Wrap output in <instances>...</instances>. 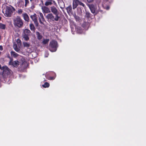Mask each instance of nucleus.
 Segmentation results:
<instances>
[{
	"label": "nucleus",
	"mask_w": 146,
	"mask_h": 146,
	"mask_svg": "<svg viewBox=\"0 0 146 146\" xmlns=\"http://www.w3.org/2000/svg\"><path fill=\"white\" fill-rule=\"evenodd\" d=\"M46 17L48 21L52 22L54 21H58L60 18V17L58 15H55V16L52 13H50L48 14L46 16Z\"/></svg>",
	"instance_id": "obj_3"
},
{
	"label": "nucleus",
	"mask_w": 146,
	"mask_h": 146,
	"mask_svg": "<svg viewBox=\"0 0 146 146\" xmlns=\"http://www.w3.org/2000/svg\"><path fill=\"white\" fill-rule=\"evenodd\" d=\"M76 30L77 33H81L82 32V29H81L80 28H77Z\"/></svg>",
	"instance_id": "obj_26"
},
{
	"label": "nucleus",
	"mask_w": 146,
	"mask_h": 146,
	"mask_svg": "<svg viewBox=\"0 0 146 146\" xmlns=\"http://www.w3.org/2000/svg\"><path fill=\"white\" fill-rule=\"evenodd\" d=\"M2 69L3 70L2 76L4 78H6L12 74V71L7 66L3 67Z\"/></svg>",
	"instance_id": "obj_2"
},
{
	"label": "nucleus",
	"mask_w": 146,
	"mask_h": 146,
	"mask_svg": "<svg viewBox=\"0 0 146 146\" xmlns=\"http://www.w3.org/2000/svg\"><path fill=\"white\" fill-rule=\"evenodd\" d=\"M22 16L23 17V18L24 20L27 22H28L29 20V17L28 15L26 13H25L22 15Z\"/></svg>",
	"instance_id": "obj_13"
},
{
	"label": "nucleus",
	"mask_w": 146,
	"mask_h": 146,
	"mask_svg": "<svg viewBox=\"0 0 146 146\" xmlns=\"http://www.w3.org/2000/svg\"><path fill=\"white\" fill-rule=\"evenodd\" d=\"M56 7V6H51L50 7V11L54 15H58L59 12Z\"/></svg>",
	"instance_id": "obj_6"
},
{
	"label": "nucleus",
	"mask_w": 146,
	"mask_h": 146,
	"mask_svg": "<svg viewBox=\"0 0 146 146\" xmlns=\"http://www.w3.org/2000/svg\"><path fill=\"white\" fill-rule=\"evenodd\" d=\"M1 53H2L0 51V56L1 55Z\"/></svg>",
	"instance_id": "obj_36"
},
{
	"label": "nucleus",
	"mask_w": 146,
	"mask_h": 146,
	"mask_svg": "<svg viewBox=\"0 0 146 146\" xmlns=\"http://www.w3.org/2000/svg\"><path fill=\"white\" fill-rule=\"evenodd\" d=\"M36 35L37 37V38L39 39L40 40L42 38V35L40 34L38 32H36Z\"/></svg>",
	"instance_id": "obj_18"
},
{
	"label": "nucleus",
	"mask_w": 146,
	"mask_h": 146,
	"mask_svg": "<svg viewBox=\"0 0 146 146\" xmlns=\"http://www.w3.org/2000/svg\"><path fill=\"white\" fill-rule=\"evenodd\" d=\"M78 5L82 6L84 8H85V5L83 3L79 1Z\"/></svg>",
	"instance_id": "obj_25"
},
{
	"label": "nucleus",
	"mask_w": 146,
	"mask_h": 146,
	"mask_svg": "<svg viewBox=\"0 0 146 146\" xmlns=\"http://www.w3.org/2000/svg\"><path fill=\"white\" fill-rule=\"evenodd\" d=\"M49 41V39H44V40L42 41V43L44 44H46Z\"/></svg>",
	"instance_id": "obj_24"
},
{
	"label": "nucleus",
	"mask_w": 146,
	"mask_h": 146,
	"mask_svg": "<svg viewBox=\"0 0 146 146\" xmlns=\"http://www.w3.org/2000/svg\"><path fill=\"white\" fill-rule=\"evenodd\" d=\"M54 78L52 77L50 78V80H52L54 79Z\"/></svg>",
	"instance_id": "obj_34"
},
{
	"label": "nucleus",
	"mask_w": 146,
	"mask_h": 146,
	"mask_svg": "<svg viewBox=\"0 0 146 146\" xmlns=\"http://www.w3.org/2000/svg\"><path fill=\"white\" fill-rule=\"evenodd\" d=\"M28 35L23 34V36L25 40L27 41L29 40V38L28 37Z\"/></svg>",
	"instance_id": "obj_19"
},
{
	"label": "nucleus",
	"mask_w": 146,
	"mask_h": 146,
	"mask_svg": "<svg viewBox=\"0 0 146 146\" xmlns=\"http://www.w3.org/2000/svg\"><path fill=\"white\" fill-rule=\"evenodd\" d=\"M42 86L44 88H48L49 86V84L47 82H45L44 84L42 85Z\"/></svg>",
	"instance_id": "obj_21"
},
{
	"label": "nucleus",
	"mask_w": 146,
	"mask_h": 146,
	"mask_svg": "<svg viewBox=\"0 0 146 146\" xmlns=\"http://www.w3.org/2000/svg\"><path fill=\"white\" fill-rule=\"evenodd\" d=\"M60 8H63V7H60Z\"/></svg>",
	"instance_id": "obj_38"
},
{
	"label": "nucleus",
	"mask_w": 146,
	"mask_h": 146,
	"mask_svg": "<svg viewBox=\"0 0 146 146\" xmlns=\"http://www.w3.org/2000/svg\"><path fill=\"white\" fill-rule=\"evenodd\" d=\"M89 8L91 11V12L94 13H95V8L94 7L93 5H91L90 6Z\"/></svg>",
	"instance_id": "obj_16"
},
{
	"label": "nucleus",
	"mask_w": 146,
	"mask_h": 146,
	"mask_svg": "<svg viewBox=\"0 0 146 146\" xmlns=\"http://www.w3.org/2000/svg\"><path fill=\"white\" fill-rule=\"evenodd\" d=\"M9 64L10 65H12L14 67H17L19 64V62L17 60L12 61V60H11L9 62Z\"/></svg>",
	"instance_id": "obj_10"
},
{
	"label": "nucleus",
	"mask_w": 146,
	"mask_h": 146,
	"mask_svg": "<svg viewBox=\"0 0 146 146\" xmlns=\"http://www.w3.org/2000/svg\"><path fill=\"white\" fill-rule=\"evenodd\" d=\"M31 31L30 30L26 29L24 30L23 33V34L29 35Z\"/></svg>",
	"instance_id": "obj_14"
},
{
	"label": "nucleus",
	"mask_w": 146,
	"mask_h": 146,
	"mask_svg": "<svg viewBox=\"0 0 146 146\" xmlns=\"http://www.w3.org/2000/svg\"><path fill=\"white\" fill-rule=\"evenodd\" d=\"M79 0H74L72 1L73 9H75L78 5Z\"/></svg>",
	"instance_id": "obj_12"
},
{
	"label": "nucleus",
	"mask_w": 146,
	"mask_h": 146,
	"mask_svg": "<svg viewBox=\"0 0 146 146\" xmlns=\"http://www.w3.org/2000/svg\"><path fill=\"white\" fill-rule=\"evenodd\" d=\"M57 46V43L56 41L53 40L50 42L49 44L50 50L52 52L56 51Z\"/></svg>",
	"instance_id": "obj_5"
},
{
	"label": "nucleus",
	"mask_w": 146,
	"mask_h": 146,
	"mask_svg": "<svg viewBox=\"0 0 146 146\" xmlns=\"http://www.w3.org/2000/svg\"><path fill=\"white\" fill-rule=\"evenodd\" d=\"M30 17L33 21L34 22L36 26H37L38 25V23L36 15L35 14L33 15H31Z\"/></svg>",
	"instance_id": "obj_9"
},
{
	"label": "nucleus",
	"mask_w": 146,
	"mask_h": 146,
	"mask_svg": "<svg viewBox=\"0 0 146 146\" xmlns=\"http://www.w3.org/2000/svg\"><path fill=\"white\" fill-rule=\"evenodd\" d=\"M17 42H21V40L19 39H18L17 40Z\"/></svg>",
	"instance_id": "obj_32"
},
{
	"label": "nucleus",
	"mask_w": 146,
	"mask_h": 146,
	"mask_svg": "<svg viewBox=\"0 0 146 146\" xmlns=\"http://www.w3.org/2000/svg\"><path fill=\"white\" fill-rule=\"evenodd\" d=\"M13 24L15 27L20 28L23 27V23L20 17L17 16L14 19Z\"/></svg>",
	"instance_id": "obj_1"
},
{
	"label": "nucleus",
	"mask_w": 146,
	"mask_h": 146,
	"mask_svg": "<svg viewBox=\"0 0 146 146\" xmlns=\"http://www.w3.org/2000/svg\"><path fill=\"white\" fill-rule=\"evenodd\" d=\"M1 17H0V20H1Z\"/></svg>",
	"instance_id": "obj_37"
},
{
	"label": "nucleus",
	"mask_w": 146,
	"mask_h": 146,
	"mask_svg": "<svg viewBox=\"0 0 146 146\" xmlns=\"http://www.w3.org/2000/svg\"><path fill=\"white\" fill-rule=\"evenodd\" d=\"M3 7H4V8L3 9L2 12L4 14L5 16L7 17H10L12 13L11 8L5 5H4Z\"/></svg>",
	"instance_id": "obj_4"
},
{
	"label": "nucleus",
	"mask_w": 146,
	"mask_h": 146,
	"mask_svg": "<svg viewBox=\"0 0 146 146\" xmlns=\"http://www.w3.org/2000/svg\"><path fill=\"white\" fill-rule=\"evenodd\" d=\"M31 1H32V0H30Z\"/></svg>",
	"instance_id": "obj_39"
},
{
	"label": "nucleus",
	"mask_w": 146,
	"mask_h": 146,
	"mask_svg": "<svg viewBox=\"0 0 146 146\" xmlns=\"http://www.w3.org/2000/svg\"><path fill=\"white\" fill-rule=\"evenodd\" d=\"M109 9V7L108 6V7H106V9L107 10H108Z\"/></svg>",
	"instance_id": "obj_33"
},
{
	"label": "nucleus",
	"mask_w": 146,
	"mask_h": 146,
	"mask_svg": "<svg viewBox=\"0 0 146 146\" xmlns=\"http://www.w3.org/2000/svg\"><path fill=\"white\" fill-rule=\"evenodd\" d=\"M66 10L68 13H71L72 12V7L71 5H70L66 8Z\"/></svg>",
	"instance_id": "obj_15"
},
{
	"label": "nucleus",
	"mask_w": 146,
	"mask_h": 146,
	"mask_svg": "<svg viewBox=\"0 0 146 146\" xmlns=\"http://www.w3.org/2000/svg\"><path fill=\"white\" fill-rule=\"evenodd\" d=\"M23 44L25 47H29L30 45L29 44V43L26 42H24L23 43Z\"/></svg>",
	"instance_id": "obj_27"
},
{
	"label": "nucleus",
	"mask_w": 146,
	"mask_h": 146,
	"mask_svg": "<svg viewBox=\"0 0 146 146\" xmlns=\"http://www.w3.org/2000/svg\"><path fill=\"white\" fill-rule=\"evenodd\" d=\"M5 28V25L1 23H0V28L4 29Z\"/></svg>",
	"instance_id": "obj_22"
},
{
	"label": "nucleus",
	"mask_w": 146,
	"mask_h": 146,
	"mask_svg": "<svg viewBox=\"0 0 146 146\" xmlns=\"http://www.w3.org/2000/svg\"><path fill=\"white\" fill-rule=\"evenodd\" d=\"M0 69H1V66L0 64Z\"/></svg>",
	"instance_id": "obj_35"
},
{
	"label": "nucleus",
	"mask_w": 146,
	"mask_h": 146,
	"mask_svg": "<svg viewBox=\"0 0 146 146\" xmlns=\"http://www.w3.org/2000/svg\"><path fill=\"white\" fill-rule=\"evenodd\" d=\"M38 14L39 15L38 18L39 22L40 23L42 24L43 23V22L44 21H45V19L43 14L42 13L40 12H39L38 13Z\"/></svg>",
	"instance_id": "obj_11"
},
{
	"label": "nucleus",
	"mask_w": 146,
	"mask_h": 146,
	"mask_svg": "<svg viewBox=\"0 0 146 146\" xmlns=\"http://www.w3.org/2000/svg\"><path fill=\"white\" fill-rule=\"evenodd\" d=\"M3 50V46L0 45V50Z\"/></svg>",
	"instance_id": "obj_30"
},
{
	"label": "nucleus",
	"mask_w": 146,
	"mask_h": 146,
	"mask_svg": "<svg viewBox=\"0 0 146 146\" xmlns=\"http://www.w3.org/2000/svg\"><path fill=\"white\" fill-rule=\"evenodd\" d=\"M46 6H43L42 7L41 9L42 12L44 13H49L51 12L50 9L48 7Z\"/></svg>",
	"instance_id": "obj_8"
},
{
	"label": "nucleus",
	"mask_w": 146,
	"mask_h": 146,
	"mask_svg": "<svg viewBox=\"0 0 146 146\" xmlns=\"http://www.w3.org/2000/svg\"><path fill=\"white\" fill-rule=\"evenodd\" d=\"M30 27V29L32 30V31H34L35 30V28L34 27V25L32 24H31L29 25Z\"/></svg>",
	"instance_id": "obj_23"
},
{
	"label": "nucleus",
	"mask_w": 146,
	"mask_h": 146,
	"mask_svg": "<svg viewBox=\"0 0 146 146\" xmlns=\"http://www.w3.org/2000/svg\"><path fill=\"white\" fill-rule=\"evenodd\" d=\"M87 0V1L89 3L93 1V0Z\"/></svg>",
	"instance_id": "obj_31"
},
{
	"label": "nucleus",
	"mask_w": 146,
	"mask_h": 146,
	"mask_svg": "<svg viewBox=\"0 0 146 146\" xmlns=\"http://www.w3.org/2000/svg\"><path fill=\"white\" fill-rule=\"evenodd\" d=\"M53 4H54L55 6L57 7V3L54 0H47L45 2L44 5L46 6H47L48 5H51Z\"/></svg>",
	"instance_id": "obj_7"
},
{
	"label": "nucleus",
	"mask_w": 146,
	"mask_h": 146,
	"mask_svg": "<svg viewBox=\"0 0 146 146\" xmlns=\"http://www.w3.org/2000/svg\"><path fill=\"white\" fill-rule=\"evenodd\" d=\"M25 6L26 7L27 6V5L28 4L29 2V1L28 0H25Z\"/></svg>",
	"instance_id": "obj_29"
},
{
	"label": "nucleus",
	"mask_w": 146,
	"mask_h": 146,
	"mask_svg": "<svg viewBox=\"0 0 146 146\" xmlns=\"http://www.w3.org/2000/svg\"><path fill=\"white\" fill-rule=\"evenodd\" d=\"M23 12V11L21 9H19L17 11V13L19 15L21 14Z\"/></svg>",
	"instance_id": "obj_28"
},
{
	"label": "nucleus",
	"mask_w": 146,
	"mask_h": 146,
	"mask_svg": "<svg viewBox=\"0 0 146 146\" xmlns=\"http://www.w3.org/2000/svg\"><path fill=\"white\" fill-rule=\"evenodd\" d=\"M13 47L15 50L17 52H18L19 50V49L17 47L16 44H14L13 45Z\"/></svg>",
	"instance_id": "obj_20"
},
{
	"label": "nucleus",
	"mask_w": 146,
	"mask_h": 146,
	"mask_svg": "<svg viewBox=\"0 0 146 146\" xmlns=\"http://www.w3.org/2000/svg\"><path fill=\"white\" fill-rule=\"evenodd\" d=\"M11 56H13L14 57H16L18 55V54L14 51L11 52Z\"/></svg>",
	"instance_id": "obj_17"
}]
</instances>
